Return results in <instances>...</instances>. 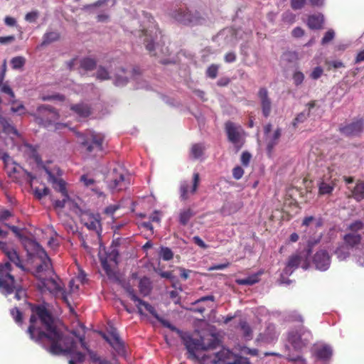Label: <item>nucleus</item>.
I'll use <instances>...</instances> for the list:
<instances>
[{"label":"nucleus","mask_w":364,"mask_h":364,"mask_svg":"<svg viewBox=\"0 0 364 364\" xmlns=\"http://www.w3.org/2000/svg\"><path fill=\"white\" fill-rule=\"evenodd\" d=\"M31 312L27 329L31 339L60 341L64 338L68 329L63 323L55 321L44 305L33 306Z\"/></svg>","instance_id":"nucleus-1"},{"label":"nucleus","mask_w":364,"mask_h":364,"mask_svg":"<svg viewBox=\"0 0 364 364\" xmlns=\"http://www.w3.org/2000/svg\"><path fill=\"white\" fill-rule=\"evenodd\" d=\"M88 343H50V346L48 348L50 353L54 355H66L70 356L68 364H82L85 360V355L77 350V344L86 349L90 355V360L93 363H100L102 360L97 354L90 350L87 347Z\"/></svg>","instance_id":"nucleus-2"},{"label":"nucleus","mask_w":364,"mask_h":364,"mask_svg":"<svg viewBox=\"0 0 364 364\" xmlns=\"http://www.w3.org/2000/svg\"><path fill=\"white\" fill-rule=\"evenodd\" d=\"M23 245L28 254L36 256L41 262L33 273L34 276L39 280L45 277L53 275V271L49 257L45 250L36 241L28 239L23 242Z\"/></svg>","instance_id":"nucleus-3"},{"label":"nucleus","mask_w":364,"mask_h":364,"mask_svg":"<svg viewBox=\"0 0 364 364\" xmlns=\"http://www.w3.org/2000/svg\"><path fill=\"white\" fill-rule=\"evenodd\" d=\"M11 272V265L9 262L0 264V289H3L6 294L14 292V298L21 300L26 296L25 290L16 284Z\"/></svg>","instance_id":"nucleus-4"},{"label":"nucleus","mask_w":364,"mask_h":364,"mask_svg":"<svg viewBox=\"0 0 364 364\" xmlns=\"http://www.w3.org/2000/svg\"><path fill=\"white\" fill-rule=\"evenodd\" d=\"M129 294L130 299L136 302V305L138 308L139 312L142 314H143V308L149 311L154 318H156L164 327L169 328L173 332H175L180 338H181L183 341H194L193 340H190V336L188 333L179 330L176 326L172 325L168 320L164 319L159 316L155 309L150 305L149 303L142 301L135 294L133 290L129 291Z\"/></svg>","instance_id":"nucleus-5"},{"label":"nucleus","mask_w":364,"mask_h":364,"mask_svg":"<svg viewBox=\"0 0 364 364\" xmlns=\"http://www.w3.org/2000/svg\"><path fill=\"white\" fill-rule=\"evenodd\" d=\"M220 343H185L187 350L188 358L196 360H205L211 356L205 353L210 350H215L218 348Z\"/></svg>","instance_id":"nucleus-6"},{"label":"nucleus","mask_w":364,"mask_h":364,"mask_svg":"<svg viewBox=\"0 0 364 364\" xmlns=\"http://www.w3.org/2000/svg\"><path fill=\"white\" fill-rule=\"evenodd\" d=\"M172 17L178 22L184 25H197L204 22V17L197 11H190L187 8H179L175 10Z\"/></svg>","instance_id":"nucleus-7"},{"label":"nucleus","mask_w":364,"mask_h":364,"mask_svg":"<svg viewBox=\"0 0 364 364\" xmlns=\"http://www.w3.org/2000/svg\"><path fill=\"white\" fill-rule=\"evenodd\" d=\"M78 138L79 142H80L90 153L95 151H101L102 149L104 136L101 134L90 132L87 134L86 138L82 134H78Z\"/></svg>","instance_id":"nucleus-8"},{"label":"nucleus","mask_w":364,"mask_h":364,"mask_svg":"<svg viewBox=\"0 0 364 364\" xmlns=\"http://www.w3.org/2000/svg\"><path fill=\"white\" fill-rule=\"evenodd\" d=\"M44 169L48 175V181L53 184L55 190L58 191L62 194L63 199L56 200L54 203L55 208H62L70 201L69 196L65 190V182L62 179L55 177L48 168H45Z\"/></svg>","instance_id":"nucleus-9"},{"label":"nucleus","mask_w":364,"mask_h":364,"mask_svg":"<svg viewBox=\"0 0 364 364\" xmlns=\"http://www.w3.org/2000/svg\"><path fill=\"white\" fill-rule=\"evenodd\" d=\"M8 232L6 231H4L0 228V238H5ZM0 250L4 253L5 256L10 262H13L23 272L28 271L23 264L17 251L12 246L8 245L6 243L0 240Z\"/></svg>","instance_id":"nucleus-10"},{"label":"nucleus","mask_w":364,"mask_h":364,"mask_svg":"<svg viewBox=\"0 0 364 364\" xmlns=\"http://www.w3.org/2000/svg\"><path fill=\"white\" fill-rule=\"evenodd\" d=\"M225 132L228 140L237 149L241 148L245 141V132L242 127L232 122H227Z\"/></svg>","instance_id":"nucleus-11"},{"label":"nucleus","mask_w":364,"mask_h":364,"mask_svg":"<svg viewBox=\"0 0 364 364\" xmlns=\"http://www.w3.org/2000/svg\"><path fill=\"white\" fill-rule=\"evenodd\" d=\"M41 284L40 287L46 289L50 292L55 294H60L62 296V299L66 303H68L67 295L65 291L63 289L60 282H58V279L53 277V275L50 277H45L43 279L40 280Z\"/></svg>","instance_id":"nucleus-12"},{"label":"nucleus","mask_w":364,"mask_h":364,"mask_svg":"<svg viewBox=\"0 0 364 364\" xmlns=\"http://www.w3.org/2000/svg\"><path fill=\"white\" fill-rule=\"evenodd\" d=\"M113 177L108 183V187L112 192H118L127 188L128 183L125 179V171L122 168H114Z\"/></svg>","instance_id":"nucleus-13"},{"label":"nucleus","mask_w":364,"mask_h":364,"mask_svg":"<svg viewBox=\"0 0 364 364\" xmlns=\"http://www.w3.org/2000/svg\"><path fill=\"white\" fill-rule=\"evenodd\" d=\"M100 215L90 212H85L81 215V221L86 228L95 231L98 235L102 230Z\"/></svg>","instance_id":"nucleus-14"},{"label":"nucleus","mask_w":364,"mask_h":364,"mask_svg":"<svg viewBox=\"0 0 364 364\" xmlns=\"http://www.w3.org/2000/svg\"><path fill=\"white\" fill-rule=\"evenodd\" d=\"M364 129V121L358 119L340 127L341 132L348 136H358Z\"/></svg>","instance_id":"nucleus-15"},{"label":"nucleus","mask_w":364,"mask_h":364,"mask_svg":"<svg viewBox=\"0 0 364 364\" xmlns=\"http://www.w3.org/2000/svg\"><path fill=\"white\" fill-rule=\"evenodd\" d=\"M312 339L311 332L304 327L292 329L288 333V341H309Z\"/></svg>","instance_id":"nucleus-16"},{"label":"nucleus","mask_w":364,"mask_h":364,"mask_svg":"<svg viewBox=\"0 0 364 364\" xmlns=\"http://www.w3.org/2000/svg\"><path fill=\"white\" fill-rule=\"evenodd\" d=\"M38 112L46 117L44 120L41 118L40 123H42L45 127H48L52 123H55V121L58 119V113L53 108L48 106H41L38 107Z\"/></svg>","instance_id":"nucleus-17"},{"label":"nucleus","mask_w":364,"mask_h":364,"mask_svg":"<svg viewBox=\"0 0 364 364\" xmlns=\"http://www.w3.org/2000/svg\"><path fill=\"white\" fill-rule=\"evenodd\" d=\"M258 97L260 101L262 114L265 117L269 116L272 111V101L268 95V91L266 88L262 87L258 92Z\"/></svg>","instance_id":"nucleus-18"},{"label":"nucleus","mask_w":364,"mask_h":364,"mask_svg":"<svg viewBox=\"0 0 364 364\" xmlns=\"http://www.w3.org/2000/svg\"><path fill=\"white\" fill-rule=\"evenodd\" d=\"M314 263L316 269L321 271H325L328 269L330 266V257L325 250H320L314 255Z\"/></svg>","instance_id":"nucleus-19"},{"label":"nucleus","mask_w":364,"mask_h":364,"mask_svg":"<svg viewBox=\"0 0 364 364\" xmlns=\"http://www.w3.org/2000/svg\"><path fill=\"white\" fill-rule=\"evenodd\" d=\"M345 245L352 250L353 252L360 250L362 236L358 233L349 232L343 237Z\"/></svg>","instance_id":"nucleus-20"},{"label":"nucleus","mask_w":364,"mask_h":364,"mask_svg":"<svg viewBox=\"0 0 364 364\" xmlns=\"http://www.w3.org/2000/svg\"><path fill=\"white\" fill-rule=\"evenodd\" d=\"M78 63L80 64V68L85 71L92 70L96 67L95 60L90 58H85L80 60L73 59L68 63V66L70 69H73L74 65Z\"/></svg>","instance_id":"nucleus-21"},{"label":"nucleus","mask_w":364,"mask_h":364,"mask_svg":"<svg viewBox=\"0 0 364 364\" xmlns=\"http://www.w3.org/2000/svg\"><path fill=\"white\" fill-rule=\"evenodd\" d=\"M129 73L126 71L123 68L117 69L113 75L112 80L114 85L118 87H122L127 85L128 82V77Z\"/></svg>","instance_id":"nucleus-22"},{"label":"nucleus","mask_w":364,"mask_h":364,"mask_svg":"<svg viewBox=\"0 0 364 364\" xmlns=\"http://www.w3.org/2000/svg\"><path fill=\"white\" fill-rule=\"evenodd\" d=\"M112 349V354L114 356L118 355L126 358L129 352V348L126 346L125 343H109Z\"/></svg>","instance_id":"nucleus-23"},{"label":"nucleus","mask_w":364,"mask_h":364,"mask_svg":"<svg viewBox=\"0 0 364 364\" xmlns=\"http://www.w3.org/2000/svg\"><path fill=\"white\" fill-rule=\"evenodd\" d=\"M280 136L281 130L279 129H277L272 134L267 136V149L269 154L272 153L274 146L278 144Z\"/></svg>","instance_id":"nucleus-24"},{"label":"nucleus","mask_w":364,"mask_h":364,"mask_svg":"<svg viewBox=\"0 0 364 364\" xmlns=\"http://www.w3.org/2000/svg\"><path fill=\"white\" fill-rule=\"evenodd\" d=\"M301 262V257L296 255H292L288 262H287V264L286 266V267L284 268V274L285 275H290L292 274V272L294 271V269H296L299 264Z\"/></svg>","instance_id":"nucleus-25"},{"label":"nucleus","mask_w":364,"mask_h":364,"mask_svg":"<svg viewBox=\"0 0 364 364\" xmlns=\"http://www.w3.org/2000/svg\"><path fill=\"white\" fill-rule=\"evenodd\" d=\"M152 33H153V31H148V30H146V31H141V37H144V43L145 44V46L146 48V49L149 51V52H152L155 50V47H154V45L152 44V41H154V36H152ZM155 36L154 38H156L157 36H156V31H155Z\"/></svg>","instance_id":"nucleus-26"},{"label":"nucleus","mask_w":364,"mask_h":364,"mask_svg":"<svg viewBox=\"0 0 364 364\" xmlns=\"http://www.w3.org/2000/svg\"><path fill=\"white\" fill-rule=\"evenodd\" d=\"M80 181L83 183L86 187L90 188L99 196L102 194V193L97 188L96 181L88 175H82L80 177Z\"/></svg>","instance_id":"nucleus-27"},{"label":"nucleus","mask_w":364,"mask_h":364,"mask_svg":"<svg viewBox=\"0 0 364 364\" xmlns=\"http://www.w3.org/2000/svg\"><path fill=\"white\" fill-rule=\"evenodd\" d=\"M195 215L193 210L191 208H184L180 210L178 215L179 223L182 225H186L190 219Z\"/></svg>","instance_id":"nucleus-28"},{"label":"nucleus","mask_w":364,"mask_h":364,"mask_svg":"<svg viewBox=\"0 0 364 364\" xmlns=\"http://www.w3.org/2000/svg\"><path fill=\"white\" fill-rule=\"evenodd\" d=\"M323 22V16L321 14L312 15L308 18L307 24L310 28L318 29Z\"/></svg>","instance_id":"nucleus-29"},{"label":"nucleus","mask_w":364,"mask_h":364,"mask_svg":"<svg viewBox=\"0 0 364 364\" xmlns=\"http://www.w3.org/2000/svg\"><path fill=\"white\" fill-rule=\"evenodd\" d=\"M85 327L79 322L77 323L76 326L70 331V333L73 335V340L75 338L78 341H84L85 340Z\"/></svg>","instance_id":"nucleus-30"},{"label":"nucleus","mask_w":364,"mask_h":364,"mask_svg":"<svg viewBox=\"0 0 364 364\" xmlns=\"http://www.w3.org/2000/svg\"><path fill=\"white\" fill-rule=\"evenodd\" d=\"M8 102L11 105V111L13 113H16L18 115H23L26 113V109L21 101L14 98Z\"/></svg>","instance_id":"nucleus-31"},{"label":"nucleus","mask_w":364,"mask_h":364,"mask_svg":"<svg viewBox=\"0 0 364 364\" xmlns=\"http://www.w3.org/2000/svg\"><path fill=\"white\" fill-rule=\"evenodd\" d=\"M316 356L322 360H328L332 356V350L328 346H323L315 352Z\"/></svg>","instance_id":"nucleus-32"},{"label":"nucleus","mask_w":364,"mask_h":364,"mask_svg":"<svg viewBox=\"0 0 364 364\" xmlns=\"http://www.w3.org/2000/svg\"><path fill=\"white\" fill-rule=\"evenodd\" d=\"M22 150L25 152L28 156L33 159L36 163L39 164L41 162V159L39 157L37 151L35 147L29 144H24L22 146Z\"/></svg>","instance_id":"nucleus-33"},{"label":"nucleus","mask_w":364,"mask_h":364,"mask_svg":"<svg viewBox=\"0 0 364 364\" xmlns=\"http://www.w3.org/2000/svg\"><path fill=\"white\" fill-rule=\"evenodd\" d=\"M260 274L261 273L258 272L246 278L238 279L236 280V282L239 285H253L259 282Z\"/></svg>","instance_id":"nucleus-34"},{"label":"nucleus","mask_w":364,"mask_h":364,"mask_svg":"<svg viewBox=\"0 0 364 364\" xmlns=\"http://www.w3.org/2000/svg\"><path fill=\"white\" fill-rule=\"evenodd\" d=\"M71 109L80 117H86L90 114V108L85 104L74 105Z\"/></svg>","instance_id":"nucleus-35"},{"label":"nucleus","mask_w":364,"mask_h":364,"mask_svg":"<svg viewBox=\"0 0 364 364\" xmlns=\"http://www.w3.org/2000/svg\"><path fill=\"white\" fill-rule=\"evenodd\" d=\"M140 293L143 296H147L151 290V282L147 277H144L140 279L139 284Z\"/></svg>","instance_id":"nucleus-36"},{"label":"nucleus","mask_w":364,"mask_h":364,"mask_svg":"<svg viewBox=\"0 0 364 364\" xmlns=\"http://www.w3.org/2000/svg\"><path fill=\"white\" fill-rule=\"evenodd\" d=\"M242 207V203L240 202L237 203H225L222 209V211L224 214L226 215H230L235 212H237L238 210H240Z\"/></svg>","instance_id":"nucleus-37"},{"label":"nucleus","mask_w":364,"mask_h":364,"mask_svg":"<svg viewBox=\"0 0 364 364\" xmlns=\"http://www.w3.org/2000/svg\"><path fill=\"white\" fill-rule=\"evenodd\" d=\"M352 197L357 201L364 198V182L358 183L352 191Z\"/></svg>","instance_id":"nucleus-38"},{"label":"nucleus","mask_w":364,"mask_h":364,"mask_svg":"<svg viewBox=\"0 0 364 364\" xmlns=\"http://www.w3.org/2000/svg\"><path fill=\"white\" fill-rule=\"evenodd\" d=\"M335 254L340 261L344 260L347 257H348L350 254V248L347 247L345 244L341 245L338 246L337 249L335 250Z\"/></svg>","instance_id":"nucleus-39"},{"label":"nucleus","mask_w":364,"mask_h":364,"mask_svg":"<svg viewBox=\"0 0 364 364\" xmlns=\"http://www.w3.org/2000/svg\"><path fill=\"white\" fill-rule=\"evenodd\" d=\"M95 77L100 80H107L112 79V77L110 72L105 67L100 65L96 71Z\"/></svg>","instance_id":"nucleus-40"},{"label":"nucleus","mask_w":364,"mask_h":364,"mask_svg":"<svg viewBox=\"0 0 364 364\" xmlns=\"http://www.w3.org/2000/svg\"><path fill=\"white\" fill-rule=\"evenodd\" d=\"M102 337L107 342L120 341V337L117 331L112 327H110L107 333H102Z\"/></svg>","instance_id":"nucleus-41"},{"label":"nucleus","mask_w":364,"mask_h":364,"mask_svg":"<svg viewBox=\"0 0 364 364\" xmlns=\"http://www.w3.org/2000/svg\"><path fill=\"white\" fill-rule=\"evenodd\" d=\"M231 352L228 349L223 348L218 352L214 353L215 358L213 360V363H217L220 361H223L226 358H228Z\"/></svg>","instance_id":"nucleus-42"},{"label":"nucleus","mask_w":364,"mask_h":364,"mask_svg":"<svg viewBox=\"0 0 364 364\" xmlns=\"http://www.w3.org/2000/svg\"><path fill=\"white\" fill-rule=\"evenodd\" d=\"M204 149L202 144H193L191 149V156L194 159H199L203 155Z\"/></svg>","instance_id":"nucleus-43"},{"label":"nucleus","mask_w":364,"mask_h":364,"mask_svg":"<svg viewBox=\"0 0 364 364\" xmlns=\"http://www.w3.org/2000/svg\"><path fill=\"white\" fill-rule=\"evenodd\" d=\"M26 63V59L22 56H16L11 60V65L13 69H21Z\"/></svg>","instance_id":"nucleus-44"},{"label":"nucleus","mask_w":364,"mask_h":364,"mask_svg":"<svg viewBox=\"0 0 364 364\" xmlns=\"http://www.w3.org/2000/svg\"><path fill=\"white\" fill-rule=\"evenodd\" d=\"M59 33L55 31L47 32L43 36L42 44L46 45L57 41L59 38Z\"/></svg>","instance_id":"nucleus-45"},{"label":"nucleus","mask_w":364,"mask_h":364,"mask_svg":"<svg viewBox=\"0 0 364 364\" xmlns=\"http://www.w3.org/2000/svg\"><path fill=\"white\" fill-rule=\"evenodd\" d=\"M189 184L188 181H182L180 184V198L182 200H186L188 197V193H189Z\"/></svg>","instance_id":"nucleus-46"},{"label":"nucleus","mask_w":364,"mask_h":364,"mask_svg":"<svg viewBox=\"0 0 364 364\" xmlns=\"http://www.w3.org/2000/svg\"><path fill=\"white\" fill-rule=\"evenodd\" d=\"M333 190V185L329 183L322 181L318 186L319 194H330Z\"/></svg>","instance_id":"nucleus-47"},{"label":"nucleus","mask_w":364,"mask_h":364,"mask_svg":"<svg viewBox=\"0 0 364 364\" xmlns=\"http://www.w3.org/2000/svg\"><path fill=\"white\" fill-rule=\"evenodd\" d=\"M0 90L1 92L4 93L8 96L6 98L8 102L15 98L14 92H13L12 89L9 85H2Z\"/></svg>","instance_id":"nucleus-48"},{"label":"nucleus","mask_w":364,"mask_h":364,"mask_svg":"<svg viewBox=\"0 0 364 364\" xmlns=\"http://www.w3.org/2000/svg\"><path fill=\"white\" fill-rule=\"evenodd\" d=\"M160 257L165 261H168L173 258V254L168 247H161L159 252Z\"/></svg>","instance_id":"nucleus-49"},{"label":"nucleus","mask_w":364,"mask_h":364,"mask_svg":"<svg viewBox=\"0 0 364 364\" xmlns=\"http://www.w3.org/2000/svg\"><path fill=\"white\" fill-rule=\"evenodd\" d=\"M11 315L13 317L15 322L21 325L23 323L22 313L18 310V308H14L11 310Z\"/></svg>","instance_id":"nucleus-50"},{"label":"nucleus","mask_w":364,"mask_h":364,"mask_svg":"<svg viewBox=\"0 0 364 364\" xmlns=\"http://www.w3.org/2000/svg\"><path fill=\"white\" fill-rule=\"evenodd\" d=\"M355 262L361 267H364V253L360 250L353 252Z\"/></svg>","instance_id":"nucleus-51"},{"label":"nucleus","mask_w":364,"mask_h":364,"mask_svg":"<svg viewBox=\"0 0 364 364\" xmlns=\"http://www.w3.org/2000/svg\"><path fill=\"white\" fill-rule=\"evenodd\" d=\"M0 124L2 126L4 130L7 132H14V134H16V130L11 126V124L9 123V122L3 117H0Z\"/></svg>","instance_id":"nucleus-52"},{"label":"nucleus","mask_w":364,"mask_h":364,"mask_svg":"<svg viewBox=\"0 0 364 364\" xmlns=\"http://www.w3.org/2000/svg\"><path fill=\"white\" fill-rule=\"evenodd\" d=\"M348 228L351 232L357 233L358 231L362 230L364 228V224L360 220H356L352 223Z\"/></svg>","instance_id":"nucleus-53"},{"label":"nucleus","mask_w":364,"mask_h":364,"mask_svg":"<svg viewBox=\"0 0 364 364\" xmlns=\"http://www.w3.org/2000/svg\"><path fill=\"white\" fill-rule=\"evenodd\" d=\"M304 80V75L300 71H296L293 75V80L295 85H301Z\"/></svg>","instance_id":"nucleus-54"},{"label":"nucleus","mask_w":364,"mask_h":364,"mask_svg":"<svg viewBox=\"0 0 364 364\" xmlns=\"http://www.w3.org/2000/svg\"><path fill=\"white\" fill-rule=\"evenodd\" d=\"M335 36V32L333 29H329L324 35L321 40V43L325 45L329 43L333 39Z\"/></svg>","instance_id":"nucleus-55"},{"label":"nucleus","mask_w":364,"mask_h":364,"mask_svg":"<svg viewBox=\"0 0 364 364\" xmlns=\"http://www.w3.org/2000/svg\"><path fill=\"white\" fill-rule=\"evenodd\" d=\"M0 159L4 161L6 167H9L10 165L13 164L11 158L1 149H0Z\"/></svg>","instance_id":"nucleus-56"},{"label":"nucleus","mask_w":364,"mask_h":364,"mask_svg":"<svg viewBox=\"0 0 364 364\" xmlns=\"http://www.w3.org/2000/svg\"><path fill=\"white\" fill-rule=\"evenodd\" d=\"M199 181H200L199 173H194L193 176V185H192V188L190 191L191 193L193 194L196 192L198 184H199Z\"/></svg>","instance_id":"nucleus-57"},{"label":"nucleus","mask_w":364,"mask_h":364,"mask_svg":"<svg viewBox=\"0 0 364 364\" xmlns=\"http://www.w3.org/2000/svg\"><path fill=\"white\" fill-rule=\"evenodd\" d=\"M240 326L245 336L249 337L252 333V330L250 326L245 321H241Z\"/></svg>","instance_id":"nucleus-58"},{"label":"nucleus","mask_w":364,"mask_h":364,"mask_svg":"<svg viewBox=\"0 0 364 364\" xmlns=\"http://www.w3.org/2000/svg\"><path fill=\"white\" fill-rule=\"evenodd\" d=\"M39 16V13L37 11H33L28 13L25 16V20L29 23H34Z\"/></svg>","instance_id":"nucleus-59"},{"label":"nucleus","mask_w":364,"mask_h":364,"mask_svg":"<svg viewBox=\"0 0 364 364\" xmlns=\"http://www.w3.org/2000/svg\"><path fill=\"white\" fill-rule=\"evenodd\" d=\"M306 0H291V6L294 10H298L302 9Z\"/></svg>","instance_id":"nucleus-60"},{"label":"nucleus","mask_w":364,"mask_h":364,"mask_svg":"<svg viewBox=\"0 0 364 364\" xmlns=\"http://www.w3.org/2000/svg\"><path fill=\"white\" fill-rule=\"evenodd\" d=\"M218 67L215 65H210L207 70V75L211 78H215L218 74Z\"/></svg>","instance_id":"nucleus-61"},{"label":"nucleus","mask_w":364,"mask_h":364,"mask_svg":"<svg viewBox=\"0 0 364 364\" xmlns=\"http://www.w3.org/2000/svg\"><path fill=\"white\" fill-rule=\"evenodd\" d=\"M282 19L285 22L291 23L294 21L295 15L290 11H287L282 14Z\"/></svg>","instance_id":"nucleus-62"},{"label":"nucleus","mask_w":364,"mask_h":364,"mask_svg":"<svg viewBox=\"0 0 364 364\" xmlns=\"http://www.w3.org/2000/svg\"><path fill=\"white\" fill-rule=\"evenodd\" d=\"M49 193V189L46 187L43 188H36L35 189V196L38 198H41L42 197L47 196Z\"/></svg>","instance_id":"nucleus-63"},{"label":"nucleus","mask_w":364,"mask_h":364,"mask_svg":"<svg viewBox=\"0 0 364 364\" xmlns=\"http://www.w3.org/2000/svg\"><path fill=\"white\" fill-rule=\"evenodd\" d=\"M243 174H244V171L241 167L237 166L233 168L232 175H233L234 178L239 180L242 177Z\"/></svg>","instance_id":"nucleus-64"}]
</instances>
